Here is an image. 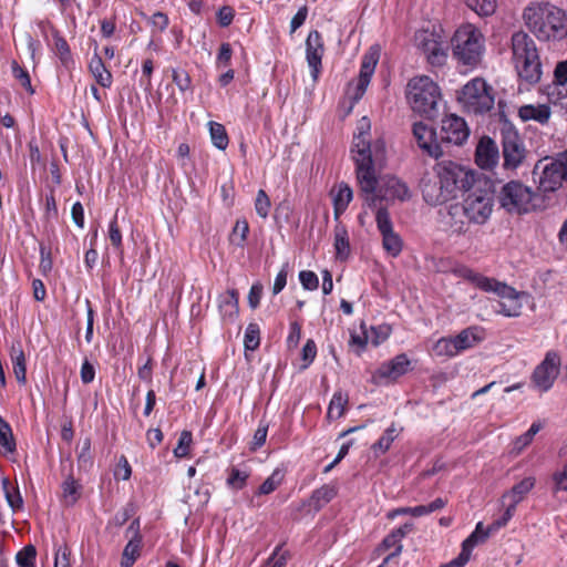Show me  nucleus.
I'll list each match as a JSON object with an SVG mask.
<instances>
[{"label": "nucleus", "mask_w": 567, "mask_h": 567, "mask_svg": "<svg viewBox=\"0 0 567 567\" xmlns=\"http://www.w3.org/2000/svg\"><path fill=\"white\" fill-rule=\"evenodd\" d=\"M370 132V120L365 116L361 117L357 123L350 150L365 205L377 207L382 200H409L412 193L403 181L392 175L378 178V172L385 164L386 147L383 138L371 141Z\"/></svg>", "instance_id": "nucleus-1"}, {"label": "nucleus", "mask_w": 567, "mask_h": 567, "mask_svg": "<svg viewBox=\"0 0 567 567\" xmlns=\"http://www.w3.org/2000/svg\"><path fill=\"white\" fill-rule=\"evenodd\" d=\"M522 18L529 32L542 42H559L567 38V13L554 3L530 2Z\"/></svg>", "instance_id": "nucleus-2"}, {"label": "nucleus", "mask_w": 567, "mask_h": 567, "mask_svg": "<svg viewBox=\"0 0 567 567\" xmlns=\"http://www.w3.org/2000/svg\"><path fill=\"white\" fill-rule=\"evenodd\" d=\"M452 55L457 64L466 70L482 65L486 52V39L480 28L473 23H463L451 39Z\"/></svg>", "instance_id": "nucleus-3"}, {"label": "nucleus", "mask_w": 567, "mask_h": 567, "mask_svg": "<svg viewBox=\"0 0 567 567\" xmlns=\"http://www.w3.org/2000/svg\"><path fill=\"white\" fill-rule=\"evenodd\" d=\"M511 51L518 78L527 84L538 83L543 70L534 39L523 30L514 32L511 37Z\"/></svg>", "instance_id": "nucleus-4"}, {"label": "nucleus", "mask_w": 567, "mask_h": 567, "mask_svg": "<svg viewBox=\"0 0 567 567\" xmlns=\"http://www.w3.org/2000/svg\"><path fill=\"white\" fill-rule=\"evenodd\" d=\"M406 96L414 112L432 117L436 113L441 93L431 78L421 75L410 80Z\"/></svg>", "instance_id": "nucleus-5"}, {"label": "nucleus", "mask_w": 567, "mask_h": 567, "mask_svg": "<svg viewBox=\"0 0 567 567\" xmlns=\"http://www.w3.org/2000/svg\"><path fill=\"white\" fill-rule=\"evenodd\" d=\"M457 102L467 113L485 114L494 106L493 89L483 78H474L460 90Z\"/></svg>", "instance_id": "nucleus-6"}, {"label": "nucleus", "mask_w": 567, "mask_h": 567, "mask_svg": "<svg viewBox=\"0 0 567 567\" xmlns=\"http://www.w3.org/2000/svg\"><path fill=\"white\" fill-rule=\"evenodd\" d=\"M433 171L450 199L455 198L458 192L471 188L474 183V173L452 161L436 163Z\"/></svg>", "instance_id": "nucleus-7"}, {"label": "nucleus", "mask_w": 567, "mask_h": 567, "mask_svg": "<svg viewBox=\"0 0 567 567\" xmlns=\"http://www.w3.org/2000/svg\"><path fill=\"white\" fill-rule=\"evenodd\" d=\"M494 193L492 183L484 181L478 182L466 196L463 210L471 221L483 224L489 218L494 205Z\"/></svg>", "instance_id": "nucleus-8"}, {"label": "nucleus", "mask_w": 567, "mask_h": 567, "mask_svg": "<svg viewBox=\"0 0 567 567\" xmlns=\"http://www.w3.org/2000/svg\"><path fill=\"white\" fill-rule=\"evenodd\" d=\"M534 174L539 175V189L545 193L557 190L564 181L567 182V151L548 163L539 161L534 168Z\"/></svg>", "instance_id": "nucleus-9"}, {"label": "nucleus", "mask_w": 567, "mask_h": 567, "mask_svg": "<svg viewBox=\"0 0 567 567\" xmlns=\"http://www.w3.org/2000/svg\"><path fill=\"white\" fill-rule=\"evenodd\" d=\"M533 192L520 182L512 181L503 185L498 202L509 213H527L530 208Z\"/></svg>", "instance_id": "nucleus-10"}, {"label": "nucleus", "mask_w": 567, "mask_h": 567, "mask_svg": "<svg viewBox=\"0 0 567 567\" xmlns=\"http://www.w3.org/2000/svg\"><path fill=\"white\" fill-rule=\"evenodd\" d=\"M561 359L557 351L550 350L545 354L544 360L536 365L532 373V385L539 392L549 391L560 370Z\"/></svg>", "instance_id": "nucleus-11"}, {"label": "nucleus", "mask_w": 567, "mask_h": 567, "mask_svg": "<svg viewBox=\"0 0 567 567\" xmlns=\"http://www.w3.org/2000/svg\"><path fill=\"white\" fill-rule=\"evenodd\" d=\"M380 53L381 49L375 44L363 54L358 80L355 83L349 84L348 87V94L352 103H357L364 95L379 62Z\"/></svg>", "instance_id": "nucleus-12"}, {"label": "nucleus", "mask_w": 567, "mask_h": 567, "mask_svg": "<svg viewBox=\"0 0 567 567\" xmlns=\"http://www.w3.org/2000/svg\"><path fill=\"white\" fill-rule=\"evenodd\" d=\"M503 144L504 167L516 169L526 156V150L518 132L511 124H505L501 131Z\"/></svg>", "instance_id": "nucleus-13"}, {"label": "nucleus", "mask_w": 567, "mask_h": 567, "mask_svg": "<svg viewBox=\"0 0 567 567\" xmlns=\"http://www.w3.org/2000/svg\"><path fill=\"white\" fill-rule=\"evenodd\" d=\"M486 292H493L501 298L495 308L496 313L505 317H518L520 315L523 305L519 300V293L513 287L495 279L491 289H487Z\"/></svg>", "instance_id": "nucleus-14"}, {"label": "nucleus", "mask_w": 567, "mask_h": 567, "mask_svg": "<svg viewBox=\"0 0 567 567\" xmlns=\"http://www.w3.org/2000/svg\"><path fill=\"white\" fill-rule=\"evenodd\" d=\"M415 43L432 65H442L445 62L446 47L440 34L421 30L415 33Z\"/></svg>", "instance_id": "nucleus-15"}, {"label": "nucleus", "mask_w": 567, "mask_h": 567, "mask_svg": "<svg viewBox=\"0 0 567 567\" xmlns=\"http://www.w3.org/2000/svg\"><path fill=\"white\" fill-rule=\"evenodd\" d=\"M375 221L382 236L383 249L391 257H398L402 251L403 243L399 234L393 230V225L386 208H378Z\"/></svg>", "instance_id": "nucleus-16"}, {"label": "nucleus", "mask_w": 567, "mask_h": 567, "mask_svg": "<svg viewBox=\"0 0 567 567\" xmlns=\"http://www.w3.org/2000/svg\"><path fill=\"white\" fill-rule=\"evenodd\" d=\"M411 369V361L408 355L405 353H400L393 359L381 363L373 372L372 380L374 383L379 384L394 382L402 375L406 374Z\"/></svg>", "instance_id": "nucleus-17"}, {"label": "nucleus", "mask_w": 567, "mask_h": 567, "mask_svg": "<svg viewBox=\"0 0 567 567\" xmlns=\"http://www.w3.org/2000/svg\"><path fill=\"white\" fill-rule=\"evenodd\" d=\"M440 136L442 142L462 145L470 136V128L463 117L450 114L441 122Z\"/></svg>", "instance_id": "nucleus-18"}, {"label": "nucleus", "mask_w": 567, "mask_h": 567, "mask_svg": "<svg viewBox=\"0 0 567 567\" xmlns=\"http://www.w3.org/2000/svg\"><path fill=\"white\" fill-rule=\"evenodd\" d=\"M324 52L322 37L319 31H310L306 40V59L313 81H317L321 71V61Z\"/></svg>", "instance_id": "nucleus-19"}, {"label": "nucleus", "mask_w": 567, "mask_h": 567, "mask_svg": "<svg viewBox=\"0 0 567 567\" xmlns=\"http://www.w3.org/2000/svg\"><path fill=\"white\" fill-rule=\"evenodd\" d=\"M413 135L420 148L431 157H440L443 152L436 138V133L430 125L423 122H416L413 125Z\"/></svg>", "instance_id": "nucleus-20"}, {"label": "nucleus", "mask_w": 567, "mask_h": 567, "mask_svg": "<svg viewBox=\"0 0 567 567\" xmlns=\"http://www.w3.org/2000/svg\"><path fill=\"white\" fill-rule=\"evenodd\" d=\"M421 190L424 200L432 206L441 205L450 200L443 185L439 183L436 173L427 174L421 181Z\"/></svg>", "instance_id": "nucleus-21"}, {"label": "nucleus", "mask_w": 567, "mask_h": 567, "mask_svg": "<svg viewBox=\"0 0 567 567\" xmlns=\"http://www.w3.org/2000/svg\"><path fill=\"white\" fill-rule=\"evenodd\" d=\"M499 159L497 144L488 136H483L475 151V162L483 169L495 167Z\"/></svg>", "instance_id": "nucleus-22"}, {"label": "nucleus", "mask_w": 567, "mask_h": 567, "mask_svg": "<svg viewBox=\"0 0 567 567\" xmlns=\"http://www.w3.org/2000/svg\"><path fill=\"white\" fill-rule=\"evenodd\" d=\"M567 84V59L556 64L554 70L553 84L545 87L544 92L549 102L558 103L564 96L567 95L565 85Z\"/></svg>", "instance_id": "nucleus-23"}, {"label": "nucleus", "mask_w": 567, "mask_h": 567, "mask_svg": "<svg viewBox=\"0 0 567 567\" xmlns=\"http://www.w3.org/2000/svg\"><path fill=\"white\" fill-rule=\"evenodd\" d=\"M457 354L468 350L485 339V329L480 326H472L463 329L455 337H452Z\"/></svg>", "instance_id": "nucleus-24"}, {"label": "nucleus", "mask_w": 567, "mask_h": 567, "mask_svg": "<svg viewBox=\"0 0 567 567\" xmlns=\"http://www.w3.org/2000/svg\"><path fill=\"white\" fill-rule=\"evenodd\" d=\"M535 482V477L533 476L523 478L519 483L515 484L511 489L503 494L502 505L508 504L516 508L517 505L523 502L527 494L534 488Z\"/></svg>", "instance_id": "nucleus-25"}, {"label": "nucleus", "mask_w": 567, "mask_h": 567, "mask_svg": "<svg viewBox=\"0 0 567 567\" xmlns=\"http://www.w3.org/2000/svg\"><path fill=\"white\" fill-rule=\"evenodd\" d=\"M238 299L239 295L235 289H230L218 297V308L224 321L234 322L236 320L239 310Z\"/></svg>", "instance_id": "nucleus-26"}, {"label": "nucleus", "mask_w": 567, "mask_h": 567, "mask_svg": "<svg viewBox=\"0 0 567 567\" xmlns=\"http://www.w3.org/2000/svg\"><path fill=\"white\" fill-rule=\"evenodd\" d=\"M551 115L547 104H526L518 109V116L523 122L535 121L542 125L547 124Z\"/></svg>", "instance_id": "nucleus-27"}, {"label": "nucleus", "mask_w": 567, "mask_h": 567, "mask_svg": "<svg viewBox=\"0 0 567 567\" xmlns=\"http://www.w3.org/2000/svg\"><path fill=\"white\" fill-rule=\"evenodd\" d=\"M334 217L338 219L343 214L353 198V192L347 183H339L331 190Z\"/></svg>", "instance_id": "nucleus-28"}, {"label": "nucleus", "mask_w": 567, "mask_h": 567, "mask_svg": "<svg viewBox=\"0 0 567 567\" xmlns=\"http://www.w3.org/2000/svg\"><path fill=\"white\" fill-rule=\"evenodd\" d=\"M453 274L458 278L470 281L476 288H478L485 292L487 291V289H491V285L495 280L494 278L486 277L466 266L455 267L453 269Z\"/></svg>", "instance_id": "nucleus-29"}, {"label": "nucleus", "mask_w": 567, "mask_h": 567, "mask_svg": "<svg viewBox=\"0 0 567 567\" xmlns=\"http://www.w3.org/2000/svg\"><path fill=\"white\" fill-rule=\"evenodd\" d=\"M89 70L95 81L103 87H110L113 82L111 72L105 68L102 58L95 52L89 63Z\"/></svg>", "instance_id": "nucleus-30"}, {"label": "nucleus", "mask_w": 567, "mask_h": 567, "mask_svg": "<svg viewBox=\"0 0 567 567\" xmlns=\"http://www.w3.org/2000/svg\"><path fill=\"white\" fill-rule=\"evenodd\" d=\"M338 494V487L336 484H326L320 488H317L311 494V506L319 511L328 503H330Z\"/></svg>", "instance_id": "nucleus-31"}, {"label": "nucleus", "mask_w": 567, "mask_h": 567, "mask_svg": "<svg viewBox=\"0 0 567 567\" xmlns=\"http://www.w3.org/2000/svg\"><path fill=\"white\" fill-rule=\"evenodd\" d=\"M251 471L246 466H231L228 470L226 485L230 489L240 491L247 485Z\"/></svg>", "instance_id": "nucleus-32"}, {"label": "nucleus", "mask_w": 567, "mask_h": 567, "mask_svg": "<svg viewBox=\"0 0 567 567\" xmlns=\"http://www.w3.org/2000/svg\"><path fill=\"white\" fill-rule=\"evenodd\" d=\"M334 249L336 257L339 260H346L350 255V244L347 228L338 224L334 227Z\"/></svg>", "instance_id": "nucleus-33"}, {"label": "nucleus", "mask_w": 567, "mask_h": 567, "mask_svg": "<svg viewBox=\"0 0 567 567\" xmlns=\"http://www.w3.org/2000/svg\"><path fill=\"white\" fill-rule=\"evenodd\" d=\"M11 360L17 380L20 383H24L27 373L25 357L20 343L13 344L11 347Z\"/></svg>", "instance_id": "nucleus-34"}, {"label": "nucleus", "mask_w": 567, "mask_h": 567, "mask_svg": "<svg viewBox=\"0 0 567 567\" xmlns=\"http://www.w3.org/2000/svg\"><path fill=\"white\" fill-rule=\"evenodd\" d=\"M285 480V471L281 468H275L274 472L268 476L265 482L259 486L257 495H269L275 492Z\"/></svg>", "instance_id": "nucleus-35"}, {"label": "nucleus", "mask_w": 567, "mask_h": 567, "mask_svg": "<svg viewBox=\"0 0 567 567\" xmlns=\"http://www.w3.org/2000/svg\"><path fill=\"white\" fill-rule=\"evenodd\" d=\"M493 533L494 532L491 530L489 526L484 529L483 523L480 522L476 524V527L471 535L462 543V546L472 551L476 545L484 543Z\"/></svg>", "instance_id": "nucleus-36"}, {"label": "nucleus", "mask_w": 567, "mask_h": 567, "mask_svg": "<svg viewBox=\"0 0 567 567\" xmlns=\"http://www.w3.org/2000/svg\"><path fill=\"white\" fill-rule=\"evenodd\" d=\"M2 487L8 505L13 512L23 507V499L18 487L10 484L8 478L2 480Z\"/></svg>", "instance_id": "nucleus-37"}, {"label": "nucleus", "mask_w": 567, "mask_h": 567, "mask_svg": "<svg viewBox=\"0 0 567 567\" xmlns=\"http://www.w3.org/2000/svg\"><path fill=\"white\" fill-rule=\"evenodd\" d=\"M392 329L389 324L372 326L364 332L365 340L378 347L383 343L391 334Z\"/></svg>", "instance_id": "nucleus-38"}, {"label": "nucleus", "mask_w": 567, "mask_h": 567, "mask_svg": "<svg viewBox=\"0 0 567 567\" xmlns=\"http://www.w3.org/2000/svg\"><path fill=\"white\" fill-rule=\"evenodd\" d=\"M141 544L137 538L130 539L122 554L121 567H132L140 556Z\"/></svg>", "instance_id": "nucleus-39"}, {"label": "nucleus", "mask_w": 567, "mask_h": 567, "mask_svg": "<svg viewBox=\"0 0 567 567\" xmlns=\"http://www.w3.org/2000/svg\"><path fill=\"white\" fill-rule=\"evenodd\" d=\"M468 9L480 17L492 16L496 10V0H463Z\"/></svg>", "instance_id": "nucleus-40"}, {"label": "nucleus", "mask_w": 567, "mask_h": 567, "mask_svg": "<svg viewBox=\"0 0 567 567\" xmlns=\"http://www.w3.org/2000/svg\"><path fill=\"white\" fill-rule=\"evenodd\" d=\"M209 133L214 146L221 151L226 150L229 140L224 125L213 121L209 122Z\"/></svg>", "instance_id": "nucleus-41"}, {"label": "nucleus", "mask_w": 567, "mask_h": 567, "mask_svg": "<svg viewBox=\"0 0 567 567\" xmlns=\"http://www.w3.org/2000/svg\"><path fill=\"white\" fill-rule=\"evenodd\" d=\"M172 78L181 93L184 94L186 99L192 97L193 89L189 74L185 70L174 69Z\"/></svg>", "instance_id": "nucleus-42"}, {"label": "nucleus", "mask_w": 567, "mask_h": 567, "mask_svg": "<svg viewBox=\"0 0 567 567\" xmlns=\"http://www.w3.org/2000/svg\"><path fill=\"white\" fill-rule=\"evenodd\" d=\"M433 354L436 357L453 358L457 355L452 337L440 338L432 348Z\"/></svg>", "instance_id": "nucleus-43"}, {"label": "nucleus", "mask_w": 567, "mask_h": 567, "mask_svg": "<svg viewBox=\"0 0 567 567\" xmlns=\"http://www.w3.org/2000/svg\"><path fill=\"white\" fill-rule=\"evenodd\" d=\"M0 450L2 453H12L16 450V443L9 424L0 417Z\"/></svg>", "instance_id": "nucleus-44"}, {"label": "nucleus", "mask_w": 567, "mask_h": 567, "mask_svg": "<svg viewBox=\"0 0 567 567\" xmlns=\"http://www.w3.org/2000/svg\"><path fill=\"white\" fill-rule=\"evenodd\" d=\"M54 52L64 66H69L72 61L71 50L66 40L58 32L54 34Z\"/></svg>", "instance_id": "nucleus-45"}, {"label": "nucleus", "mask_w": 567, "mask_h": 567, "mask_svg": "<svg viewBox=\"0 0 567 567\" xmlns=\"http://www.w3.org/2000/svg\"><path fill=\"white\" fill-rule=\"evenodd\" d=\"M400 430L395 427V425L389 426L383 435L373 444L372 449L375 452H380L384 454L391 446L392 442L398 436Z\"/></svg>", "instance_id": "nucleus-46"}, {"label": "nucleus", "mask_w": 567, "mask_h": 567, "mask_svg": "<svg viewBox=\"0 0 567 567\" xmlns=\"http://www.w3.org/2000/svg\"><path fill=\"white\" fill-rule=\"evenodd\" d=\"M91 445H92L91 439L85 437L81 443L80 450L78 451V456H76L78 466L81 470L86 471V470L91 468L93 465V456L91 453Z\"/></svg>", "instance_id": "nucleus-47"}, {"label": "nucleus", "mask_w": 567, "mask_h": 567, "mask_svg": "<svg viewBox=\"0 0 567 567\" xmlns=\"http://www.w3.org/2000/svg\"><path fill=\"white\" fill-rule=\"evenodd\" d=\"M248 231V223L245 219L237 220L229 236L230 244L237 247H244Z\"/></svg>", "instance_id": "nucleus-48"}, {"label": "nucleus", "mask_w": 567, "mask_h": 567, "mask_svg": "<svg viewBox=\"0 0 567 567\" xmlns=\"http://www.w3.org/2000/svg\"><path fill=\"white\" fill-rule=\"evenodd\" d=\"M260 344V329L255 322H250L244 336V346L248 351H255Z\"/></svg>", "instance_id": "nucleus-49"}, {"label": "nucleus", "mask_w": 567, "mask_h": 567, "mask_svg": "<svg viewBox=\"0 0 567 567\" xmlns=\"http://www.w3.org/2000/svg\"><path fill=\"white\" fill-rule=\"evenodd\" d=\"M63 499L68 505L74 504L80 496V484L69 476L62 484Z\"/></svg>", "instance_id": "nucleus-50"}, {"label": "nucleus", "mask_w": 567, "mask_h": 567, "mask_svg": "<svg viewBox=\"0 0 567 567\" xmlns=\"http://www.w3.org/2000/svg\"><path fill=\"white\" fill-rule=\"evenodd\" d=\"M193 443V434L190 431L184 430L182 431L177 445L174 449V456L177 458H184L188 456L190 446Z\"/></svg>", "instance_id": "nucleus-51"}, {"label": "nucleus", "mask_w": 567, "mask_h": 567, "mask_svg": "<svg viewBox=\"0 0 567 567\" xmlns=\"http://www.w3.org/2000/svg\"><path fill=\"white\" fill-rule=\"evenodd\" d=\"M346 403H347V399L344 398V395L342 393H340V392L334 393L330 401L329 408H328V412H327L328 417L331 420H337V419L341 417L344 412Z\"/></svg>", "instance_id": "nucleus-52"}, {"label": "nucleus", "mask_w": 567, "mask_h": 567, "mask_svg": "<svg viewBox=\"0 0 567 567\" xmlns=\"http://www.w3.org/2000/svg\"><path fill=\"white\" fill-rule=\"evenodd\" d=\"M35 557L37 550L34 546L28 545L17 553L16 560L20 567H33Z\"/></svg>", "instance_id": "nucleus-53"}, {"label": "nucleus", "mask_w": 567, "mask_h": 567, "mask_svg": "<svg viewBox=\"0 0 567 567\" xmlns=\"http://www.w3.org/2000/svg\"><path fill=\"white\" fill-rule=\"evenodd\" d=\"M382 546L386 549L394 548V551L384 558V563H389L393 557H398L403 548L400 535H396L393 530L383 539Z\"/></svg>", "instance_id": "nucleus-54"}, {"label": "nucleus", "mask_w": 567, "mask_h": 567, "mask_svg": "<svg viewBox=\"0 0 567 567\" xmlns=\"http://www.w3.org/2000/svg\"><path fill=\"white\" fill-rule=\"evenodd\" d=\"M271 207L270 199L264 189H259L255 199V210L257 215L266 219Z\"/></svg>", "instance_id": "nucleus-55"}, {"label": "nucleus", "mask_w": 567, "mask_h": 567, "mask_svg": "<svg viewBox=\"0 0 567 567\" xmlns=\"http://www.w3.org/2000/svg\"><path fill=\"white\" fill-rule=\"evenodd\" d=\"M553 492H567V462L551 475Z\"/></svg>", "instance_id": "nucleus-56"}, {"label": "nucleus", "mask_w": 567, "mask_h": 567, "mask_svg": "<svg viewBox=\"0 0 567 567\" xmlns=\"http://www.w3.org/2000/svg\"><path fill=\"white\" fill-rule=\"evenodd\" d=\"M445 505H446V501L439 497V498L434 499L433 502H431L429 505L415 506L414 509L412 511L413 516L420 517V516L431 514L433 512H436V511L443 508Z\"/></svg>", "instance_id": "nucleus-57"}, {"label": "nucleus", "mask_w": 567, "mask_h": 567, "mask_svg": "<svg viewBox=\"0 0 567 567\" xmlns=\"http://www.w3.org/2000/svg\"><path fill=\"white\" fill-rule=\"evenodd\" d=\"M71 549L66 544H60L55 548L54 567H71Z\"/></svg>", "instance_id": "nucleus-58"}, {"label": "nucleus", "mask_w": 567, "mask_h": 567, "mask_svg": "<svg viewBox=\"0 0 567 567\" xmlns=\"http://www.w3.org/2000/svg\"><path fill=\"white\" fill-rule=\"evenodd\" d=\"M503 506L505 507L504 513L489 525L491 530L494 533L505 527L516 512V508L513 507V505L505 504Z\"/></svg>", "instance_id": "nucleus-59"}, {"label": "nucleus", "mask_w": 567, "mask_h": 567, "mask_svg": "<svg viewBox=\"0 0 567 567\" xmlns=\"http://www.w3.org/2000/svg\"><path fill=\"white\" fill-rule=\"evenodd\" d=\"M317 346L312 339H308L301 350V359L303 361L302 369H307L316 359Z\"/></svg>", "instance_id": "nucleus-60"}, {"label": "nucleus", "mask_w": 567, "mask_h": 567, "mask_svg": "<svg viewBox=\"0 0 567 567\" xmlns=\"http://www.w3.org/2000/svg\"><path fill=\"white\" fill-rule=\"evenodd\" d=\"M299 280L303 289L313 291L319 287L318 276L310 270H302L299 272Z\"/></svg>", "instance_id": "nucleus-61"}, {"label": "nucleus", "mask_w": 567, "mask_h": 567, "mask_svg": "<svg viewBox=\"0 0 567 567\" xmlns=\"http://www.w3.org/2000/svg\"><path fill=\"white\" fill-rule=\"evenodd\" d=\"M12 73L14 75V78L20 82V84L29 92V93H33L34 90L32 89V85H31V80H30V76H29V73L27 70H24L23 68H21L18 63H13L12 64Z\"/></svg>", "instance_id": "nucleus-62"}, {"label": "nucleus", "mask_w": 567, "mask_h": 567, "mask_svg": "<svg viewBox=\"0 0 567 567\" xmlns=\"http://www.w3.org/2000/svg\"><path fill=\"white\" fill-rule=\"evenodd\" d=\"M131 475H132V467H131L127 458L124 455H122L118 458V462L114 470V477L116 480L127 481V480H130Z\"/></svg>", "instance_id": "nucleus-63"}, {"label": "nucleus", "mask_w": 567, "mask_h": 567, "mask_svg": "<svg viewBox=\"0 0 567 567\" xmlns=\"http://www.w3.org/2000/svg\"><path fill=\"white\" fill-rule=\"evenodd\" d=\"M109 238L111 244L114 246L116 250L122 251V233L117 225L116 217H114L109 224Z\"/></svg>", "instance_id": "nucleus-64"}]
</instances>
